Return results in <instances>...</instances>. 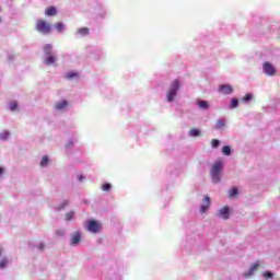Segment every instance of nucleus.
<instances>
[{
  "label": "nucleus",
  "mask_w": 280,
  "mask_h": 280,
  "mask_svg": "<svg viewBox=\"0 0 280 280\" xmlns=\"http://www.w3.org/2000/svg\"><path fill=\"white\" fill-rule=\"evenodd\" d=\"M35 30L39 34H43L44 36H48V34H51V30H54V26L51 23L47 22L46 20L38 19L35 23Z\"/></svg>",
  "instance_id": "1"
},
{
  "label": "nucleus",
  "mask_w": 280,
  "mask_h": 280,
  "mask_svg": "<svg viewBox=\"0 0 280 280\" xmlns=\"http://www.w3.org/2000/svg\"><path fill=\"white\" fill-rule=\"evenodd\" d=\"M221 174H222V162L218 161L212 165V168L210 170V176L212 178V183L214 184L220 183Z\"/></svg>",
  "instance_id": "2"
},
{
  "label": "nucleus",
  "mask_w": 280,
  "mask_h": 280,
  "mask_svg": "<svg viewBox=\"0 0 280 280\" xmlns=\"http://www.w3.org/2000/svg\"><path fill=\"white\" fill-rule=\"evenodd\" d=\"M179 89H180V82L176 79L172 82L171 88L166 93L167 102H172L174 97H176Z\"/></svg>",
  "instance_id": "3"
},
{
  "label": "nucleus",
  "mask_w": 280,
  "mask_h": 280,
  "mask_svg": "<svg viewBox=\"0 0 280 280\" xmlns=\"http://www.w3.org/2000/svg\"><path fill=\"white\" fill-rule=\"evenodd\" d=\"M86 229L90 233H100V231H102V223L95 220H90L88 221Z\"/></svg>",
  "instance_id": "4"
},
{
  "label": "nucleus",
  "mask_w": 280,
  "mask_h": 280,
  "mask_svg": "<svg viewBox=\"0 0 280 280\" xmlns=\"http://www.w3.org/2000/svg\"><path fill=\"white\" fill-rule=\"evenodd\" d=\"M262 70L264 73H266V75H275L277 73V69H275V66H272V63L266 61L262 65Z\"/></svg>",
  "instance_id": "5"
},
{
  "label": "nucleus",
  "mask_w": 280,
  "mask_h": 280,
  "mask_svg": "<svg viewBox=\"0 0 280 280\" xmlns=\"http://www.w3.org/2000/svg\"><path fill=\"white\" fill-rule=\"evenodd\" d=\"M217 215L219 218H222V220H229L230 215H231V210L229 209L228 206H224L223 208H221L218 212Z\"/></svg>",
  "instance_id": "6"
},
{
  "label": "nucleus",
  "mask_w": 280,
  "mask_h": 280,
  "mask_svg": "<svg viewBox=\"0 0 280 280\" xmlns=\"http://www.w3.org/2000/svg\"><path fill=\"white\" fill-rule=\"evenodd\" d=\"M219 93H221V95H231V93H233V86L230 84H222L219 86Z\"/></svg>",
  "instance_id": "7"
},
{
  "label": "nucleus",
  "mask_w": 280,
  "mask_h": 280,
  "mask_svg": "<svg viewBox=\"0 0 280 280\" xmlns=\"http://www.w3.org/2000/svg\"><path fill=\"white\" fill-rule=\"evenodd\" d=\"M203 202H205V205H202V206L200 207V212H201V213H206L207 210L209 209V207H211V197H209L208 195L205 196Z\"/></svg>",
  "instance_id": "8"
},
{
  "label": "nucleus",
  "mask_w": 280,
  "mask_h": 280,
  "mask_svg": "<svg viewBox=\"0 0 280 280\" xmlns=\"http://www.w3.org/2000/svg\"><path fill=\"white\" fill-rule=\"evenodd\" d=\"M81 240H82V234H80V232H75L74 234H72L71 236L72 246H75L79 242H81Z\"/></svg>",
  "instance_id": "9"
},
{
  "label": "nucleus",
  "mask_w": 280,
  "mask_h": 280,
  "mask_svg": "<svg viewBox=\"0 0 280 280\" xmlns=\"http://www.w3.org/2000/svg\"><path fill=\"white\" fill-rule=\"evenodd\" d=\"M45 14L46 16H56V14H58V9H56V7H48L45 10Z\"/></svg>",
  "instance_id": "10"
},
{
  "label": "nucleus",
  "mask_w": 280,
  "mask_h": 280,
  "mask_svg": "<svg viewBox=\"0 0 280 280\" xmlns=\"http://www.w3.org/2000/svg\"><path fill=\"white\" fill-rule=\"evenodd\" d=\"M258 268H259V262H255L250 267L249 271L247 272V277H250V276L255 275V271H257Z\"/></svg>",
  "instance_id": "11"
},
{
  "label": "nucleus",
  "mask_w": 280,
  "mask_h": 280,
  "mask_svg": "<svg viewBox=\"0 0 280 280\" xmlns=\"http://www.w3.org/2000/svg\"><path fill=\"white\" fill-rule=\"evenodd\" d=\"M69 103L67 101H62L56 104L55 108L56 110H62L63 108H67Z\"/></svg>",
  "instance_id": "12"
},
{
  "label": "nucleus",
  "mask_w": 280,
  "mask_h": 280,
  "mask_svg": "<svg viewBox=\"0 0 280 280\" xmlns=\"http://www.w3.org/2000/svg\"><path fill=\"white\" fill-rule=\"evenodd\" d=\"M237 194H240V190L236 187H233L229 190V198L233 199Z\"/></svg>",
  "instance_id": "13"
},
{
  "label": "nucleus",
  "mask_w": 280,
  "mask_h": 280,
  "mask_svg": "<svg viewBox=\"0 0 280 280\" xmlns=\"http://www.w3.org/2000/svg\"><path fill=\"white\" fill-rule=\"evenodd\" d=\"M197 104L202 110H207L209 108V102L207 101H199Z\"/></svg>",
  "instance_id": "14"
},
{
  "label": "nucleus",
  "mask_w": 280,
  "mask_h": 280,
  "mask_svg": "<svg viewBox=\"0 0 280 280\" xmlns=\"http://www.w3.org/2000/svg\"><path fill=\"white\" fill-rule=\"evenodd\" d=\"M0 139L1 141H8V139H10V131L0 132Z\"/></svg>",
  "instance_id": "15"
},
{
  "label": "nucleus",
  "mask_w": 280,
  "mask_h": 280,
  "mask_svg": "<svg viewBox=\"0 0 280 280\" xmlns=\"http://www.w3.org/2000/svg\"><path fill=\"white\" fill-rule=\"evenodd\" d=\"M55 30L60 34V33H62L63 31H65V24H62V23H57V24H55Z\"/></svg>",
  "instance_id": "16"
},
{
  "label": "nucleus",
  "mask_w": 280,
  "mask_h": 280,
  "mask_svg": "<svg viewBox=\"0 0 280 280\" xmlns=\"http://www.w3.org/2000/svg\"><path fill=\"white\" fill-rule=\"evenodd\" d=\"M222 153L224 154V156H231V147L224 145L222 148Z\"/></svg>",
  "instance_id": "17"
},
{
  "label": "nucleus",
  "mask_w": 280,
  "mask_h": 280,
  "mask_svg": "<svg viewBox=\"0 0 280 280\" xmlns=\"http://www.w3.org/2000/svg\"><path fill=\"white\" fill-rule=\"evenodd\" d=\"M190 137H200V131L196 128L189 130Z\"/></svg>",
  "instance_id": "18"
},
{
  "label": "nucleus",
  "mask_w": 280,
  "mask_h": 280,
  "mask_svg": "<svg viewBox=\"0 0 280 280\" xmlns=\"http://www.w3.org/2000/svg\"><path fill=\"white\" fill-rule=\"evenodd\" d=\"M78 33L81 34V36H88L89 34V27H82L78 30Z\"/></svg>",
  "instance_id": "19"
},
{
  "label": "nucleus",
  "mask_w": 280,
  "mask_h": 280,
  "mask_svg": "<svg viewBox=\"0 0 280 280\" xmlns=\"http://www.w3.org/2000/svg\"><path fill=\"white\" fill-rule=\"evenodd\" d=\"M49 163V158H47V155H44L42 158V161H40V167H45V165H47Z\"/></svg>",
  "instance_id": "20"
},
{
  "label": "nucleus",
  "mask_w": 280,
  "mask_h": 280,
  "mask_svg": "<svg viewBox=\"0 0 280 280\" xmlns=\"http://www.w3.org/2000/svg\"><path fill=\"white\" fill-rule=\"evenodd\" d=\"M211 148H213L214 150H215L217 148H220V140H218V139H212V140H211Z\"/></svg>",
  "instance_id": "21"
},
{
  "label": "nucleus",
  "mask_w": 280,
  "mask_h": 280,
  "mask_svg": "<svg viewBox=\"0 0 280 280\" xmlns=\"http://www.w3.org/2000/svg\"><path fill=\"white\" fill-rule=\"evenodd\" d=\"M45 62H46L47 65H54V62H56V57H54V56H48V57L46 58Z\"/></svg>",
  "instance_id": "22"
},
{
  "label": "nucleus",
  "mask_w": 280,
  "mask_h": 280,
  "mask_svg": "<svg viewBox=\"0 0 280 280\" xmlns=\"http://www.w3.org/2000/svg\"><path fill=\"white\" fill-rule=\"evenodd\" d=\"M226 126V122L224 120L220 119L217 121L215 128L220 130V128H224Z\"/></svg>",
  "instance_id": "23"
},
{
  "label": "nucleus",
  "mask_w": 280,
  "mask_h": 280,
  "mask_svg": "<svg viewBox=\"0 0 280 280\" xmlns=\"http://www.w3.org/2000/svg\"><path fill=\"white\" fill-rule=\"evenodd\" d=\"M44 51L47 56L51 54V44H47L44 46Z\"/></svg>",
  "instance_id": "24"
},
{
  "label": "nucleus",
  "mask_w": 280,
  "mask_h": 280,
  "mask_svg": "<svg viewBox=\"0 0 280 280\" xmlns=\"http://www.w3.org/2000/svg\"><path fill=\"white\" fill-rule=\"evenodd\" d=\"M66 78H67V80H73V78H78V73H75V72H68Z\"/></svg>",
  "instance_id": "25"
},
{
  "label": "nucleus",
  "mask_w": 280,
  "mask_h": 280,
  "mask_svg": "<svg viewBox=\"0 0 280 280\" xmlns=\"http://www.w3.org/2000/svg\"><path fill=\"white\" fill-rule=\"evenodd\" d=\"M238 103H240V102L237 101V98H232L230 108H237V104H238Z\"/></svg>",
  "instance_id": "26"
},
{
  "label": "nucleus",
  "mask_w": 280,
  "mask_h": 280,
  "mask_svg": "<svg viewBox=\"0 0 280 280\" xmlns=\"http://www.w3.org/2000/svg\"><path fill=\"white\" fill-rule=\"evenodd\" d=\"M16 108H19V104L16 102H11L10 104V110H16Z\"/></svg>",
  "instance_id": "27"
},
{
  "label": "nucleus",
  "mask_w": 280,
  "mask_h": 280,
  "mask_svg": "<svg viewBox=\"0 0 280 280\" xmlns=\"http://www.w3.org/2000/svg\"><path fill=\"white\" fill-rule=\"evenodd\" d=\"M8 266V258H3L0 260V268H5Z\"/></svg>",
  "instance_id": "28"
},
{
  "label": "nucleus",
  "mask_w": 280,
  "mask_h": 280,
  "mask_svg": "<svg viewBox=\"0 0 280 280\" xmlns=\"http://www.w3.org/2000/svg\"><path fill=\"white\" fill-rule=\"evenodd\" d=\"M262 277H264L265 279H272V272L266 271V272L262 275Z\"/></svg>",
  "instance_id": "29"
},
{
  "label": "nucleus",
  "mask_w": 280,
  "mask_h": 280,
  "mask_svg": "<svg viewBox=\"0 0 280 280\" xmlns=\"http://www.w3.org/2000/svg\"><path fill=\"white\" fill-rule=\"evenodd\" d=\"M110 184H104L103 186H102V189H103V191H110Z\"/></svg>",
  "instance_id": "30"
},
{
  "label": "nucleus",
  "mask_w": 280,
  "mask_h": 280,
  "mask_svg": "<svg viewBox=\"0 0 280 280\" xmlns=\"http://www.w3.org/2000/svg\"><path fill=\"white\" fill-rule=\"evenodd\" d=\"M73 212H68L67 214H66V220L69 222V221H71V220H73Z\"/></svg>",
  "instance_id": "31"
},
{
  "label": "nucleus",
  "mask_w": 280,
  "mask_h": 280,
  "mask_svg": "<svg viewBox=\"0 0 280 280\" xmlns=\"http://www.w3.org/2000/svg\"><path fill=\"white\" fill-rule=\"evenodd\" d=\"M253 100V94H246V102H250Z\"/></svg>",
  "instance_id": "32"
},
{
  "label": "nucleus",
  "mask_w": 280,
  "mask_h": 280,
  "mask_svg": "<svg viewBox=\"0 0 280 280\" xmlns=\"http://www.w3.org/2000/svg\"><path fill=\"white\" fill-rule=\"evenodd\" d=\"M84 176L80 175L79 180H83Z\"/></svg>",
  "instance_id": "33"
},
{
  "label": "nucleus",
  "mask_w": 280,
  "mask_h": 280,
  "mask_svg": "<svg viewBox=\"0 0 280 280\" xmlns=\"http://www.w3.org/2000/svg\"><path fill=\"white\" fill-rule=\"evenodd\" d=\"M39 248L43 250V248H45V245L40 244Z\"/></svg>",
  "instance_id": "34"
},
{
  "label": "nucleus",
  "mask_w": 280,
  "mask_h": 280,
  "mask_svg": "<svg viewBox=\"0 0 280 280\" xmlns=\"http://www.w3.org/2000/svg\"><path fill=\"white\" fill-rule=\"evenodd\" d=\"M3 174V167H0V175Z\"/></svg>",
  "instance_id": "35"
}]
</instances>
